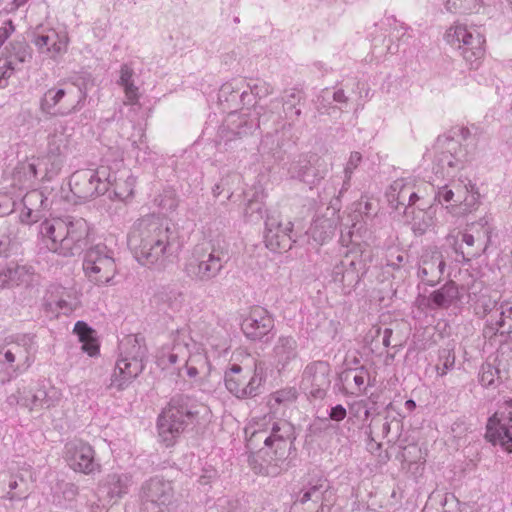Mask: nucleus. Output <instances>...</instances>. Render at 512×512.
<instances>
[{
    "label": "nucleus",
    "instance_id": "1",
    "mask_svg": "<svg viewBox=\"0 0 512 512\" xmlns=\"http://www.w3.org/2000/svg\"><path fill=\"white\" fill-rule=\"evenodd\" d=\"M246 442L250 449L264 444L259 451L261 462L253 469L259 474L275 477L289 467L288 457L293 445L294 428L285 420L273 415L253 419L245 428Z\"/></svg>",
    "mask_w": 512,
    "mask_h": 512
},
{
    "label": "nucleus",
    "instance_id": "2",
    "mask_svg": "<svg viewBox=\"0 0 512 512\" xmlns=\"http://www.w3.org/2000/svg\"><path fill=\"white\" fill-rule=\"evenodd\" d=\"M171 229L157 217L139 219L128 235V245L136 261L150 269H162L172 255Z\"/></svg>",
    "mask_w": 512,
    "mask_h": 512
},
{
    "label": "nucleus",
    "instance_id": "3",
    "mask_svg": "<svg viewBox=\"0 0 512 512\" xmlns=\"http://www.w3.org/2000/svg\"><path fill=\"white\" fill-rule=\"evenodd\" d=\"M210 409L189 396H175L158 417L157 428L160 440L172 446L184 432L209 421Z\"/></svg>",
    "mask_w": 512,
    "mask_h": 512
},
{
    "label": "nucleus",
    "instance_id": "4",
    "mask_svg": "<svg viewBox=\"0 0 512 512\" xmlns=\"http://www.w3.org/2000/svg\"><path fill=\"white\" fill-rule=\"evenodd\" d=\"M89 233L85 219L71 216L45 219L39 225V235L45 247L64 257L79 255L87 245Z\"/></svg>",
    "mask_w": 512,
    "mask_h": 512
},
{
    "label": "nucleus",
    "instance_id": "5",
    "mask_svg": "<svg viewBox=\"0 0 512 512\" xmlns=\"http://www.w3.org/2000/svg\"><path fill=\"white\" fill-rule=\"evenodd\" d=\"M37 350L35 335L16 333L0 343V383H6L26 372Z\"/></svg>",
    "mask_w": 512,
    "mask_h": 512
},
{
    "label": "nucleus",
    "instance_id": "6",
    "mask_svg": "<svg viewBox=\"0 0 512 512\" xmlns=\"http://www.w3.org/2000/svg\"><path fill=\"white\" fill-rule=\"evenodd\" d=\"M227 260L228 249L225 242H211L209 248H194L184 263L183 271L191 280L207 283L220 275Z\"/></svg>",
    "mask_w": 512,
    "mask_h": 512
},
{
    "label": "nucleus",
    "instance_id": "7",
    "mask_svg": "<svg viewBox=\"0 0 512 512\" xmlns=\"http://www.w3.org/2000/svg\"><path fill=\"white\" fill-rule=\"evenodd\" d=\"M121 355L110 378V388L117 391L126 389L143 371L147 348L142 338L128 337L121 344Z\"/></svg>",
    "mask_w": 512,
    "mask_h": 512
},
{
    "label": "nucleus",
    "instance_id": "8",
    "mask_svg": "<svg viewBox=\"0 0 512 512\" xmlns=\"http://www.w3.org/2000/svg\"><path fill=\"white\" fill-rule=\"evenodd\" d=\"M435 158L433 171L441 178H453L473 159V151L463 148L455 137L439 136L434 145Z\"/></svg>",
    "mask_w": 512,
    "mask_h": 512
},
{
    "label": "nucleus",
    "instance_id": "9",
    "mask_svg": "<svg viewBox=\"0 0 512 512\" xmlns=\"http://www.w3.org/2000/svg\"><path fill=\"white\" fill-rule=\"evenodd\" d=\"M446 40L460 51L471 68L478 67L485 53V37L480 27L456 23L447 30Z\"/></svg>",
    "mask_w": 512,
    "mask_h": 512
},
{
    "label": "nucleus",
    "instance_id": "10",
    "mask_svg": "<svg viewBox=\"0 0 512 512\" xmlns=\"http://www.w3.org/2000/svg\"><path fill=\"white\" fill-rule=\"evenodd\" d=\"M86 92L74 84L48 89L40 100V109L50 116H67L84 106Z\"/></svg>",
    "mask_w": 512,
    "mask_h": 512
},
{
    "label": "nucleus",
    "instance_id": "11",
    "mask_svg": "<svg viewBox=\"0 0 512 512\" xmlns=\"http://www.w3.org/2000/svg\"><path fill=\"white\" fill-rule=\"evenodd\" d=\"M83 271L95 285H111L118 272L114 251L101 243L90 247L84 255Z\"/></svg>",
    "mask_w": 512,
    "mask_h": 512
},
{
    "label": "nucleus",
    "instance_id": "12",
    "mask_svg": "<svg viewBox=\"0 0 512 512\" xmlns=\"http://www.w3.org/2000/svg\"><path fill=\"white\" fill-rule=\"evenodd\" d=\"M191 343L192 339L187 330L179 329L173 332L170 342L163 345L157 352V365L164 370L183 362L188 377L195 378L199 371L192 364L194 360L189 358Z\"/></svg>",
    "mask_w": 512,
    "mask_h": 512
},
{
    "label": "nucleus",
    "instance_id": "13",
    "mask_svg": "<svg viewBox=\"0 0 512 512\" xmlns=\"http://www.w3.org/2000/svg\"><path fill=\"white\" fill-rule=\"evenodd\" d=\"M138 497L142 512H171L176 503L172 482L157 476L142 483Z\"/></svg>",
    "mask_w": 512,
    "mask_h": 512
},
{
    "label": "nucleus",
    "instance_id": "14",
    "mask_svg": "<svg viewBox=\"0 0 512 512\" xmlns=\"http://www.w3.org/2000/svg\"><path fill=\"white\" fill-rule=\"evenodd\" d=\"M263 383L262 370L257 365L230 364L224 373L226 389L239 399L252 398L260 393Z\"/></svg>",
    "mask_w": 512,
    "mask_h": 512
},
{
    "label": "nucleus",
    "instance_id": "15",
    "mask_svg": "<svg viewBox=\"0 0 512 512\" xmlns=\"http://www.w3.org/2000/svg\"><path fill=\"white\" fill-rule=\"evenodd\" d=\"M110 174L106 167L83 169L74 172L69 181L72 193L83 200L97 197L109 190Z\"/></svg>",
    "mask_w": 512,
    "mask_h": 512
},
{
    "label": "nucleus",
    "instance_id": "16",
    "mask_svg": "<svg viewBox=\"0 0 512 512\" xmlns=\"http://www.w3.org/2000/svg\"><path fill=\"white\" fill-rule=\"evenodd\" d=\"M133 485V477L126 472H110L98 483V502L88 501L91 512H105L107 503H117L129 493Z\"/></svg>",
    "mask_w": 512,
    "mask_h": 512
},
{
    "label": "nucleus",
    "instance_id": "17",
    "mask_svg": "<svg viewBox=\"0 0 512 512\" xmlns=\"http://www.w3.org/2000/svg\"><path fill=\"white\" fill-rule=\"evenodd\" d=\"M486 438L512 452V399L499 404L496 412L488 419Z\"/></svg>",
    "mask_w": 512,
    "mask_h": 512
},
{
    "label": "nucleus",
    "instance_id": "18",
    "mask_svg": "<svg viewBox=\"0 0 512 512\" xmlns=\"http://www.w3.org/2000/svg\"><path fill=\"white\" fill-rule=\"evenodd\" d=\"M330 373V365L327 362H310L302 372L300 388L311 397L322 399L331 384Z\"/></svg>",
    "mask_w": 512,
    "mask_h": 512
},
{
    "label": "nucleus",
    "instance_id": "19",
    "mask_svg": "<svg viewBox=\"0 0 512 512\" xmlns=\"http://www.w3.org/2000/svg\"><path fill=\"white\" fill-rule=\"evenodd\" d=\"M18 396L9 397L10 402L17 403L29 410L49 409L59 404L62 399V392L52 385H42L35 390L18 391Z\"/></svg>",
    "mask_w": 512,
    "mask_h": 512
},
{
    "label": "nucleus",
    "instance_id": "20",
    "mask_svg": "<svg viewBox=\"0 0 512 512\" xmlns=\"http://www.w3.org/2000/svg\"><path fill=\"white\" fill-rule=\"evenodd\" d=\"M35 276L31 265L17 261L0 262V289L29 286L34 282Z\"/></svg>",
    "mask_w": 512,
    "mask_h": 512
},
{
    "label": "nucleus",
    "instance_id": "21",
    "mask_svg": "<svg viewBox=\"0 0 512 512\" xmlns=\"http://www.w3.org/2000/svg\"><path fill=\"white\" fill-rule=\"evenodd\" d=\"M328 171V164L320 157L294 161L288 169L291 178L302 181L310 186L318 184Z\"/></svg>",
    "mask_w": 512,
    "mask_h": 512
},
{
    "label": "nucleus",
    "instance_id": "22",
    "mask_svg": "<svg viewBox=\"0 0 512 512\" xmlns=\"http://www.w3.org/2000/svg\"><path fill=\"white\" fill-rule=\"evenodd\" d=\"M388 202L392 208L399 210L401 207L406 212L407 208L424 198L420 187L415 190L413 180L401 178L395 180L387 191Z\"/></svg>",
    "mask_w": 512,
    "mask_h": 512
},
{
    "label": "nucleus",
    "instance_id": "23",
    "mask_svg": "<svg viewBox=\"0 0 512 512\" xmlns=\"http://www.w3.org/2000/svg\"><path fill=\"white\" fill-rule=\"evenodd\" d=\"M329 493V484L326 479L317 478L305 485L298 493L295 505L306 506L309 512H324V506Z\"/></svg>",
    "mask_w": 512,
    "mask_h": 512
},
{
    "label": "nucleus",
    "instance_id": "24",
    "mask_svg": "<svg viewBox=\"0 0 512 512\" xmlns=\"http://www.w3.org/2000/svg\"><path fill=\"white\" fill-rule=\"evenodd\" d=\"M31 53L25 43L18 42L6 46L0 53V87L19 68V65L29 61Z\"/></svg>",
    "mask_w": 512,
    "mask_h": 512
},
{
    "label": "nucleus",
    "instance_id": "25",
    "mask_svg": "<svg viewBox=\"0 0 512 512\" xmlns=\"http://www.w3.org/2000/svg\"><path fill=\"white\" fill-rule=\"evenodd\" d=\"M445 267L442 252L434 247L426 250L421 256L418 277L425 284L435 286L441 281Z\"/></svg>",
    "mask_w": 512,
    "mask_h": 512
},
{
    "label": "nucleus",
    "instance_id": "26",
    "mask_svg": "<svg viewBox=\"0 0 512 512\" xmlns=\"http://www.w3.org/2000/svg\"><path fill=\"white\" fill-rule=\"evenodd\" d=\"M67 461L74 471L84 474H91L100 469V464L95 461L93 448L84 442L67 445Z\"/></svg>",
    "mask_w": 512,
    "mask_h": 512
},
{
    "label": "nucleus",
    "instance_id": "27",
    "mask_svg": "<svg viewBox=\"0 0 512 512\" xmlns=\"http://www.w3.org/2000/svg\"><path fill=\"white\" fill-rule=\"evenodd\" d=\"M292 223L285 225L280 223L275 217L267 216L265 220L264 242L266 247L273 252H280L291 248Z\"/></svg>",
    "mask_w": 512,
    "mask_h": 512
},
{
    "label": "nucleus",
    "instance_id": "28",
    "mask_svg": "<svg viewBox=\"0 0 512 512\" xmlns=\"http://www.w3.org/2000/svg\"><path fill=\"white\" fill-rule=\"evenodd\" d=\"M33 42L41 54L57 59L66 53L69 38L65 31L51 28L35 35Z\"/></svg>",
    "mask_w": 512,
    "mask_h": 512
},
{
    "label": "nucleus",
    "instance_id": "29",
    "mask_svg": "<svg viewBox=\"0 0 512 512\" xmlns=\"http://www.w3.org/2000/svg\"><path fill=\"white\" fill-rule=\"evenodd\" d=\"M274 329V319L262 307H254L243 320L242 330L251 340H263Z\"/></svg>",
    "mask_w": 512,
    "mask_h": 512
},
{
    "label": "nucleus",
    "instance_id": "30",
    "mask_svg": "<svg viewBox=\"0 0 512 512\" xmlns=\"http://www.w3.org/2000/svg\"><path fill=\"white\" fill-rule=\"evenodd\" d=\"M297 341L292 336L281 335L276 340L272 352V365L278 370H285L298 357Z\"/></svg>",
    "mask_w": 512,
    "mask_h": 512
},
{
    "label": "nucleus",
    "instance_id": "31",
    "mask_svg": "<svg viewBox=\"0 0 512 512\" xmlns=\"http://www.w3.org/2000/svg\"><path fill=\"white\" fill-rule=\"evenodd\" d=\"M456 207L459 214H467L475 210L479 204L480 194L475 185L468 179L455 180Z\"/></svg>",
    "mask_w": 512,
    "mask_h": 512
},
{
    "label": "nucleus",
    "instance_id": "32",
    "mask_svg": "<svg viewBox=\"0 0 512 512\" xmlns=\"http://www.w3.org/2000/svg\"><path fill=\"white\" fill-rule=\"evenodd\" d=\"M422 300L427 302L430 309H448L460 300L458 285L454 281H448Z\"/></svg>",
    "mask_w": 512,
    "mask_h": 512
},
{
    "label": "nucleus",
    "instance_id": "33",
    "mask_svg": "<svg viewBox=\"0 0 512 512\" xmlns=\"http://www.w3.org/2000/svg\"><path fill=\"white\" fill-rule=\"evenodd\" d=\"M252 191L251 195L247 194L248 199L244 209V217L248 222L257 223L263 218L264 201L267 194L260 184L254 185Z\"/></svg>",
    "mask_w": 512,
    "mask_h": 512
},
{
    "label": "nucleus",
    "instance_id": "34",
    "mask_svg": "<svg viewBox=\"0 0 512 512\" xmlns=\"http://www.w3.org/2000/svg\"><path fill=\"white\" fill-rule=\"evenodd\" d=\"M49 303L68 314L79 306V299L75 290L57 286L50 291Z\"/></svg>",
    "mask_w": 512,
    "mask_h": 512
},
{
    "label": "nucleus",
    "instance_id": "35",
    "mask_svg": "<svg viewBox=\"0 0 512 512\" xmlns=\"http://www.w3.org/2000/svg\"><path fill=\"white\" fill-rule=\"evenodd\" d=\"M336 222L330 218H317L309 229V234L317 244H324L334 236Z\"/></svg>",
    "mask_w": 512,
    "mask_h": 512
},
{
    "label": "nucleus",
    "instance_id": "36",
    "mask_svg": "<svg viewBox=\"0 0 512 512\" xmlns=\"http://www.w3.org/2000/svg\"><path fill=\"white\" fill-rule=\"evenodd\" d=\"M245 80L234 79L231 82L223 84L219 90L218 99L221 102H235L238 98L243 104H246V98L249 96L248 92L244 90Z\"/></svg>",
    "mask_w": 512,
    "mask_h": 512
},
{
    "label": "nucleus",
    "instance_id": "37",
    "mask_svg": "<svg viewBox=\"0 0 512 512\" xmlns=\"http://www.w3.org/2000/svg\"><path fill=\"white\" fill-rule=\"evenodd\" d=\"M359 261L350 256L346 257L341 264L335 265L332 272L333 280L337 283L352 284L357 281V265Z\"/></svg>",
    "mask_w": 512,
    "mask_h": 512
},
{
    "label": "nucleus",
    "instance_id": "38",
    "mask_svg": "<svg viewBox=\"0 0 512 512\" xmlns=\"http://www.w3.org/2000/svg\"><path fill=\"white\" fill-rule=\"evenodd\" d=\"M73 331L82 343L81 348L84 352L91 357L99 353V345L93 335L94 330H92L85 322H76Z\"/></svg>",
    "mask_w": 512,
    "mask_h": 512
},
{
    "label": "nucleus",
    "instance_id": "39",
    "mask_svg": "<svg viewBox=\"0 0 512 512\" xmlns=\"http://www.w3.org/2000/svg\"><path fill=\"white\" fill-rule=\"evenodd\" d=\"M156 298L173 311L181 309L184 303L183 292L175 285H166L157 292Z\"/></svg>",
    "mask_w": 512,
    "mask_h": 512
},
{
    "label": "nucleus",
    "instance_id": "40",
    "mask_svg": "<svg viewBox=\"0 0 512 512\" xmlns=\"http://www.w3.org/2000/svg\"><path fill=\"white\" fill-rule=\"evenodd\" d=\"M134 71L131 66L124 64L120 69L119 84L123 87L126 97V104H136L139 99L138 87L133 81Z\"/></svg>",
    "mask_w": 512,
    "mask_h": 512
},
{
    "label": "nucleus",
    "instance_id": "41",
    "mask_svg": "<svg viewBox=\"0 0 512 512\" xmlns=\"http://www.w3.org/2000/svg\"><path fill=\"white\" fill-rule=\"evenodd\" d=\"M67 126L60 123L55 126L54 132L49 136L48 149L59 154L67 155L70 134L67 133Z\"/></svg>",
    "mask_w": 512,
    "mask_h": 512
},
{
    "label": "nucleus",
    "instance_id": "42",
    "mask_svg": "<svg viewBox=\"0 0 512 512\" xmlns=\"http://www.w3.org/2000/svg\"><path fill=\"white\" fill-rule=\"evenodd\" d=\"M495 314L499 316L498 319L495 321L493 320V314L490 315V318L488 320V327L487 330L491 332V334L496 333H509L512 329V323H509L507 328L506 326V319H510L512 316V305L506 303L501 304L500 308L495 311Z\"/></svg>",
    "mask_w": 512,
    "mask_h": 512
},
{
    "label": "nucleus",
    "instance_id": "43",
    "mask_svg": "<svg viewBox=\"0 0 512 512\" xmlns=\"http://www.w3.org/2000/svg\"><path fill=\"white\" fill-rule=\"evenodd\" d=\"M66 156L63 154L56 153L54 151L47 150V154L42 156V164L44 167V177L50 180L57 176L62 170Z\"/></svg>",
    "mask_w": 512,
    "mask_h": 512
},
{
    "label": "nucleus",
    "instance_id": "44",
    "mask_svg": "<svg viewBox=\"0 0 512 512\" xmlns=\"http://www.w3.org/2000/svg\"><path fill=\"white\" fill-rule=\"evenodd\" d=\"M226 127L234 136H242L247 134L252 124H249L245 115H240L232 112L226 119Z\"/></svg>",
    "mask_w": 512,
    "mask_h": 512
},
{
    "label": "nucleus",
    "instance_id": "45",
    "mask_svg": "<svg viewBox=\"0 0 512 512\" xmlns=\"http://www.w3.org/2000/svg\"><path fill=\"white\" fill-rule=\"evenodd\" d=\"M455 180H451L448 184L439 186L435 192L434 200L441 205L450 204L446 208L454 209L456 207Z\"/></svg>",
    "mask_w": 512,
    "mask_h": 512
},
{
    "label": "nucleus",
    "instance_id": "46",
    "mask_svg": "<svg viewBox=\"0 0 512 512\" xmlns=\"http://www.w3.org/2000/svg\"><path fill=\"white\" fill-rule=\"evenodd\" d=\"M483 0H446V8L453 13H472L478 11Z\"/></svg>",
    "mask_w": 512,
    "mask_h": 512
},
{
    "label": "nucleus",
    "instance_id": "47",
    "mask_svg": "<svg viewBox=\"0 0 512 512\" xmlns=\"http://www.w3.org/2000/svg\"><path fill=\"white\" fill-rule=\"evenodd\" d=\"M297 390L293 387H286L272 393L269 397L268 404L271 408L276 405H288L293 403L297 399Z\"/></svg>",
    "mask_w": 512,
    "mask_h": 512
},
{
    "label": "nucleus",
    "instance_id": "48",
    "mask_svg": "<svg viewBox=\"0 0 512 512\" xmlns=\"http://www.w3.org/2000/svg\"><path fill=\"white\" fill-rule=\"evenodd\" d=\"M136 179L128 175L125 179L115 180L114 195L117 199L125 201L133 195Z\"/></svg>",
    "mask_w": 512,
    "mask_h": 512
},
{
    "label": "nucleus",
    "instance_id": "49",
    "mask_svg": "<svg viewBox=\"0 0 512 512\" xmlns=\"http://www.w3.org/2000/svg\"><path fill=\"white\" fill-rule=\"evenodd\" d=\"M434 224L433 215L429 211H424V208L420 209L418 213L413 217L412 228L416 234H424Z\"/></svg>",
    "mask_w": 512,
    "mask_h": 512
},
{
    "label": "nucleus",
    "instance_id": "50",
    "mask_svg": "<svg viewBox=\"0 0 512 512\" xmlns=\"http://www.w3.org/2000/svg\"><path fill=\"white\" fill-rule=\"evenodd\" d=\"M300 101V92L291 90L283 101L284 112L287 118L294 120L301 115V110L296 108Z\"/></svg>",
    "mask_w": 512,
    "mask_h": 512
},
{
    "label": "nucleus",
    "instance_id": "51",
    "mask_svg": "<svg viewBox=\"0 0 512 512\" xmlns=\"http://www.w3.org/2000/svg\"><path fill=\"white\" fill-rule=\"evenodd\" d=\"M361 161L362 155L360 152H351L344 168V181L340 193L348 190V188L350 187V180L352 178V175L354 171L357 169V167L360 165Z\"/></svg>",
    "mask_w": 512,
    "mask_h": 512
},
{
    "label": "nucleus",
    "instance_id": "52",
    "mask_svg": "<svg viewBox=\"0 0 512 512\" xmlns=\"http://www.w3.org/2000/svg\"><path fill=\"white\" fill-rule=\"evenodd\" d=\"M8 487V494L10 495V499L25 497L26 493L29 490L28 481L26 478H24L23 475L12 476L9 480Z\"/></svg>",
    "mask_w": 512,
    "mask_h": 512
},
{
    "label": "nucleus",
    "instance_id": "53",
    "mask_svg": "<svg viewBox=\"0 0 512 512\" xmlns=\"http://www.w3.org/2000/svg\"><path fill=\"white\" fill-rule=\"evenodd\" d=\"M455 365V355L450 350H442L439 354V363L436 365V371L439 376L446 375Z\"/></svg>",
    "mask_w": 512,
    "mask_h": 512
},
{
    "label": "nucleus",
    "instance_id": "54",
    "mask_svg": "<svg viewBox=\"0 0 512 512\" xmlns=\"http://www.w3.org/2000/svg\"><path fill=\"white\" fill-rule=\"evenodd\" d=\"M208 512H244V508L238 500L221 498Z\"/></svg>",
    "mask_w": 512,
    "mask_h": 512
},
{
    "label": "nucleus",
    "instance_id": "55",
    "mask_svg": "<svg viewBox=\"0 0 512 512\" xmlns=\"http://www.w3.org/2000/svg\"><path fill=\"white\" fill-rule=\"evenodd\" d=\"M44 165L42 164V157H38L36 159H32L31 161L24 163L21 165V170L25 174L28 179L37 178L39 175L44 177Z\"/></svg>",
    "mask_w": 512,
    "mask_h": 512
},
{
    "label": "nucleus",
    "instance_id": "56",
    "mask_svg": "<svg viewBox=\"0 0 512 512\" xmlns=\"http://www.w3.org/2000/svg\"><path fill=\"white\" fill-rule=\"evenodd\" d=\"M462 242L465 243V245L468 247V248H473L475 246L476 243H478V249L475 250V251H470L468 250L466 252L468 258L469 259L470 257H474V256H478L480 255V253L482 251L485 250L486 248V244H484V242L482 241V239L480 237H475L474 235L468 233V232H464L462 234Z\"/></svg>",
    "mask_w": 512,
    "mask_h": 512
},
{
    "label": "nucleus",
    "instance_id": "57",
    "mask_svg": "<svg viewBox=\"0 0 512 512\" xmlns=\"http://www.w3.org/2000/svg\"><path fill=\"white\" fill-rule=\"evenodd\" d=\"M245 87L249 88L250 93L255 97L264 98L273 93V86L263 80H257L253 84H248L245 82Z\"/></svg>",
    "mask_w": 512,
    "mask_h": 512
},
{
    "label": "nucleus",
    "instance_id": "58",
    "mask_svg": "<svg viewBox=\"0 0 512 512\" xmlns=\"http://www.w3.org/2000/svg\"><path fill=\"white\" fill-rule=\"evenodd\" d=\"M332 97L334 102L337 103H346L348 98L345 95L344 91L342 89H338L334 92H331L328 89H325L322 91L321 95L319 96L318 100L320 102V106L318 107L319 110L326 108V105L324 104L325 101H329V99Z\"/></svg>",
    "mask_w": 512,
    "mask_h": 512
},
{
    "label": "nucleus",
    "instance_id": "59",
    "mask_svg": "<svg viewBox=\"0 0 512 512\" xmlns=\"http://www.w3.org/2000/svg\"><path fill=\"white\" fill-rule=\"evenodd\" d=\"M454 135L457 137L455 140H459L460 143L465 142L463 148L473 151V157L475 156L476 140L472 136L470 130L466 127H460L454 131Z\"/></svg>",
    "mask_w": 512,
    "mask_h": 512
},
{
    "label": "nucleus",
    "instance_id": "60",
    "mask_svg": "<svg viewBox=\"0 0 512 512\" xmlns=\"http://www.w3.org/2000/svg\"><path fill=\"white\" fill-rule=\"evenodd\" d=\"M498 370L491 364H483L479 374V381L482 386L489 387L494 384Z\"/></svg>",
    "mask_w": 512,
    "mask_h": 512
},
{
    "label": "nucleus",
    "instance_id": "61",
    "mask_svg": "<svg viewBox=\"0 0 512 512\" xmlns=\"http://www.w3.org/2000/svg\"><path fill=\"white\" fill-rule=\"evenodd\" d=\"M132 146L138 150L136 158L139 159V152H143L145 155L148 154L149 147L145 141V134L141 128L135 129V132L130 138Z\"/></svg>",
    "mask_w": 512,
    "mask_h": 512
},
{
    "label": "nucleus",
    "instance_id": "62",
    "mask_svg": "<svg viewBox=\"0 0 512 512\" xmlns=\"http://www.w3.org/2000/svg\"><path fill=\"white\" fill-rule=\"evenodd\" d=\"M205 345L215 349L218 352L227 350V338L222 335L220 332L216 333V335H211L206 338Z\"/></svg>",
    "mask_w": 512,
    "mask_h": 512
},
{
    "label": "nucleus",
    "instance_id": "63",
    "mask_svg": "<svg viewBox=\"0 0 512 512\" xmlns=\"http://www.w3.org/2000/svg\"><path fill=\"white\" fill-rule=\"evenodd\" d=\"M466 504H461L454 495H447L443 502L442 512H463Z\"/></svg>",
    "mask_w": 512,
    "mask_h": 512
},
{
    "label": "nucleus",
    "instance_id": "64",
    "mask_svg": "<svg viewBox=\"0 0 512 512\" xmlns=\"http://www.w3.org/2000/svg\"><path fill=\"white\" fill-rule=\"evenodd\" d=\"M59 489L62 493V496L67 501H72L78 495V486L71 482H62L59 484Z\"/></svg>",
    "mask_w": 512,
    "mask_h": 512
}]
</instances>
